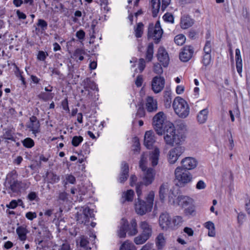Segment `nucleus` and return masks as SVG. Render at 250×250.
Returning <instances> with one entry per match:
<instances>
[{"label":"nucleus","instance_id":"obj_41","mask_svg":"<svg viewBox=\"0 0 250 250\" xmlns=\"http://www.w3.org/2000/svg\"><path fill=\"white\" fill-rule=\"evenodd\" d=\"M186 37L183 34H179L174 38V42L178 45H182L186 41Z\"/></svg>","mask_w":250,"mask_h":250},{"label":"nucleus","instance_id":"obj_7","mask_svg":"<svg viewBox=\"0 0 250 250\" xmlns=\"http://www.w3.org/2000/svg\"><path fill=\"white\" fill-rule=\"evenodd\" d=\"M163 33V31L159 21H156L155 25L153 23L149 24L147 33L148 38H152L156 43L159 42Z\"/></svg>","mask_w":250,"mask_h":250},{"label":"nucleus","instance_id":"obj_15","mask_svg":"<svg viewBox=\"0 0 250 250\" xmlns=\"http://www.w3.org/2000/svg\"><path fill=\"white\" fill-rule=\"evenodd\" d=\"M155 142L154 134L153 131H146L144 137V145L148 149H151L153 144Z\"/></svg>","mask_w":250,"mask_h":250},{"label":"nucleus","instance_id":"obj_31","mask_svg":"<svg viewBox=\"0 0 250 250\" xmlns=\"http://www.w3.org/2000/svg\"><path fill=\"white\" fill-rule=\"evenodd\" d=\"M205 227L208 230V235L210 237H214L215 236V226L214 224L211 221H208L205 224Z\"/></svg>","mask_w":250,"mask_h":250},{"label":"nucleus","instance_id":"obj_10","mask_svg":"<svg viewBox=\"0 0 250 250\" xmlns=\"http://www.w3.org/2000/svg\"><path fill=\"white\" fill-rule=\"evenodd\" d=\"M165 80L163 77L155 76L151 82L152 90L155 93L160 92L164 87Z\"/></svg>","mask_w":250,"mask_h":250},{"label":"nucleus","instance_id":"obj_53","mask_svg":"<svg viewBox=\"0 0 250 250\" xmlns=\"http://www.w3.org/2000/svg\"><path fill=\"white\" fill-rule=\"evenodd\" d=\"M68 194L65 192H62L59 194L58 196V200L60 201V203L67 202L68 201Z\"/></svg>","mask_w":250,"mask_h":250},{"label":"nucleus","instance_id":"obj_47","mask_svg":"<svg viewBox=\"0 0 250 250\" xmlns=\"http://www.w3.org/2000/svg\"><path fill=\"white\" fill-rule=\"evenodd\" d=\"M211 61V57L210 54H205L202 59V63L205 66L208 65Z\"/></svg>","mask_w":250,"mask_h":250},{"label":"nucleus","instance_id":"obj_44","mask_svg":"<svg viewBox=\"0 0 250 250\" xmlns=\"http://www.w3.org/2000/svg\"><path fill=\"white\" fill-rule=\"evenodd\" d=\"M22 72H21L19 68L16 66L15 73L16 76L21 81L22 84L26 86V83L25 82V78L22 76Z\"/></svg>","mask_w":250,"mask_h":250},{"label":"nucleus","instance_id":"obj_50","mask_svg":"<svg viewBox=\"0 0 250 250\" xmlns=\"http://www.w3.org/2000/svg\"><path fill=\"white\" fill-rule=\"evenodd\" d=\"M178 194L177 191H174L173 190L170 189L168 193V200L169 202H172L173 204H175L174 198H175Z\"/></svg>","mask_w":250,"mask_h":250},{"label":"nucleus","instance_id":"obj_56","mask_svg":"<svg viewBox=\"0 0 250 250\" xmlns=\"http://www.w3.org/2000/svg\"><path fill=\"white\" fill-rule=\"evenodd\" d=\"M48 54L47 52L43 51H39L37 55V59L42 61H44Z\"/></svg>","mask_w":250,"mask_h":250},{"label":"nucleus","instance_id":"obj_32","mask_svg":"<svg viewBox=\"0 0 250 250\" xmlns=\"http://www.w3.org/2000/svg\"><path fill=\"white\" fill-rule=\"evenodd\" d=\"M1 138L5 140H9L12 141H16L15 138L14 137V132L11 129H5Z\"/></svg>","mask_w":250,"mask_h":250},{"label":"nucleus","instance_id":"obj_58","mask_svg":"<svg viewBox=\"0 0 250 250\" xmlns=\"http://www.w3.org/2000/svg\"><path fill=\"white\" fill-rule=\"evenodd\" d=\"M145 115V111L142 104L139 105L136 113V116L139 117H142Z\"/></svg>","mask_w":250,"mask_h":250},{"label":"nucleus","instance_id":"obj_55","mask_svg":"<svg viewBox=\"0 0 250 250\" xmlns=\"http://www.w3.org/2000/svg\"><path fill=\"white\" fill-rule=\"evenodd\" d=\"M205 54H210L211 51V44L210 41H207L204 47Z\"/></svg>","mask_w":250,"mask_h":250},{"label":"nucleus","instance_id":"obj_1","mask_svg":"<svg viewBox=\"0 0 250 250\" xmlns=\"http://www.w3.org/2000/svg\"><path fill=\"white\" fill-rule=\"evenodd\" d=\"M164 114L163 112L157 113L153 118L152 125L157 134H165L164 139L167 145L173 146L184 140L185 136L182 134H175L173 124L170 122L165 124Z\"/></svg>","mask_w":250,"mask_h":250},{"label":"nucleus","instance_id":"obj_14","mask_svg":"<svg viewBox=\"0 0 250 250\" xmlns=\"http://www.w3.org/2000/svg\"><path fill=\"white\" fill-rule=\"evenodd\" d=\"M197 161L193 157H186L181 161V167L187 170H191L195 168L197 165Z\"/></svg>","mask_w":250,"mask_h":250},{"label":"nucleus","instance_id":"obj_30","mask_svg":"<svg viewBox=\"0 0 250 250\" xmlns=\"http://www.w3.org/2000/svg\"><path fill=\"white\" fill-rule=\"evenodd\" d=\"M152 13L153 17L157 16L160 7V0H151Z\"/></svg>","mask_w":250,"mask_h":250},{"label":"nucleus","instance_id":"obj_8","mask_svg":"<svg viewBox=\"0 0 250 250\" xmlns=\"http://www.w3.org/2000/svg\"><path fill=\"white\" fill-rule=\"evenodd\" d=\"M137 200L138 201L135 206V211L137 214L143 215L151 210L152 208L150 204H148L146 201L141 200L140 198H138Z\"/></svg>","mask_w":250,"mask_h":250},{"label":"nucleus","instance_id":"obj_5","mask_svg":"<svg viewBox=\"0 0 250 250\" xmlns=\"http://www.w3.org/2000/svg\"><path fill=\"white\" fill-rule=\"evenodd\" d=\"M174 174L176 180L178 181L176 185L178 187H184L192 181V175L188 170L182 167H176Z\"/></svg>","mask_w":250,"mask_h":250},{"label":"nucleus","instance_id":"obj_12","mask_svg":"<svg viewBox=\"0 0 250 250\" xmlns=\"http://www.w3.org/2000/svg\"><path fill=\"white\" fill-rule=\"evenodd\" d=\"M193 52V47L192 46L186 45L179 54V58L181 61L187 62L192 58Z\"/></svg>","mask_w":250,"mask_h":250},{"label":"nucleus","instance_id":"obj_51","mask_svg":"<svg viewBox=\"0 0 250 250\" xmlns=\"http://www.w3.org/2000/svg\"><path fill=\"white\" fill-rule=\"evenodd\" d=\"M145 185L142 182L138 183L136 186V192L137 193L138 198H140L142 195V190Z\"/></svg>","mask_w":250,"mask_h":250},{"label":"nucleus","instance_id":"obj_59","mask_svg":"<svg viewBox=\"0 0 250 250\" xmlns=\"http://www.w3.org/2000/svg\"><path fill=\"white\" fill-rule=\"evenodd\" d=\"M153 71L155 73L159 75L162 74L163 72V70L161 65L158 63L154 65Z\"/></svg>","mask_w":250,"mask_h":250},{"label":"nucleus","instance_id":"obj_6","mask_svg":"<svg viewBox=\"0 0 250 250\" xmlns=\"http://www.w3.org/2000/svg\"><path fill=\"white\" fill-rule=\"evenodd\" d=\"M79 210L76 214L77 221L80 224L88 226L89 218L94 217L93 210L88 207H81L78 208Z\"/></svg>","mask_w":250,"mask_h":250},{"label":"nucleus","instance_id":"obj_38","mask_svg":"<svg viewBox=\"0 0 250 250\" xmlns=\"http://www.w3.org/2000/svg\"><path fill=\"white\" fill-rule=\"evenodd\" d=\"M178 124H177V125L179 127V128H180L181 130V132L179 131L178 130H175V134H182L184 135L185 138L183 141H181L180 142L182 143L184 142L186 138V135L184 133V131L186 130V125H185V123L183 122V121H180L178 122Z\"/></svg>","mask_w":250,"mask_h":250},{"label":"nucleus","instance_id":"obj_45","mask_svg":"<svg viewBox=\"0 0 250 250\" xmlns=\"http://www.w3.org/2000/svg\"><path fill=\"white\" fill-rule=\"evenodd\" d=\"M48 178L50 183L53 184L60 180V177L57 174L50 172L48 173Z\"/></svg>","mask_w":250,"mask_h":250},{"label":"nucleus","instance_id":"obj_26","mask_svg":"<svg viewBox=\"0 0 250 250\" xmlns=\"http://www.w3.org/2000/svg\"><path fill=\"white\" fill-rule=\"evenodd\" d=\"M140 227L143 230L142 233L149 238L152 234V229L148 223L146 221H142L140 223Z\"/></svg>","mask_w":250,"mask_h":250},{"label":"nucleus","instance_id":"obj_20","mask_svg":"<svg viewBox=\"0 0 250 250\" xmlns=\"http://www.w3.org/2000/svg\"><path fill=\"white\" fill-rule=\"evenodd\" d=\"M194 23V20L188 15H184L181 18V27L182 29H186L191 27Z\"/></svg>","mask_w":250,"mask_h":250},{"label":"nucleus","instance_id":"obj_17","mask_svg":"<svg viewBox=\"0 0 250 250\" xmlns=\"http://www.w3.org/2000/svg\"><path fill=\"white\" fill-rule=\"evenodd\" d=\"M146 109L148 112H153L158 109V104L156 99L151 96H148L146 98Z\"/></svg>","mask_w":250,"mask_h":250},{"label":"nucleus","instance_id":"obj_64","mask_svg":"<svg viewBox=\"0 0 250 250\" xmlns=\"http://www.w3.org/2000/svg\"><path fill=\"white\" fill-rule=\"evenodd\" d=\"M85 32L83 30H80L76 33V36L80 40H83L85 37Z\"/></svg>","mask_w":250,"mask_h":250},{"label":"nucleus","instance_id":"obj_33","mask_svg":"<svg viewBox=\"0 0 250 250\" xmlns=\"http://www.w3.org/2000/svg\"><path fill=\"white\" fill-rule=\"evenodd\" d=\"M165 239L163 234H159L156 238V244L159 250L162 249L165 245Z\"/></svg>","mask_w":250,"mask_h":250},{"label":"nucleus","instance_id":"obj_34","mask_svg":"<svg viewBox=\"0 0 250 250\" xmlns=\"http://www.w3.org/2000/svg\"><path fill=\"white\" fill-rule=\"evenodd\" d=\"M134 195V191L132 189L127 190L126 192H124L122 195V197L125 198V199L123 202L124 203L125 201L128 202L132 201Z\"/></svg>","mask_w":250,"mask_h":250},{"label":"nucleus","instance_id":"obj_29","mask_svg":"<svg viewBox=\"0 0 250 250\" xmlns=\"http://www.w3.org/2000/svg\"><path fill=\"white\" fill-rule=\"evenodd\" d=\"M16 232L20 240L24 241L26 239V234L28 233V230L25 227L23 226L18 227Z\"/></svg>","mask_w":250,"mask_h":250},{"label":"nucleus","instance_id":"obj_42","mask_svg":"<svg viewBox=\"0 0 250 250\" xmlns=\"http://www.w3.org/2000/svg\"><path fill=\"white\" fill-rule=\"evenodd\" d=\"M53 96L54 94L46 92H41L39 95V98L44 101H47L52 99L53 98Z\"/></svg>","mask_w":250,"mask_h":250},{"label":"nucleus","instance_id":"obj_16","mask_svg":"<svg viewBox=\"0 0 250 250\" xmlns=\"http://www.w3.org/2000/svg\"><path fill=\"white\" fill-rule=\"evenodd\" d=\"M159 225L163 229H167L169 228L171 225V220L169 215L167 212H163L161 213L159 217Z\"/></svg>","mask_w":250,"mask_h":250},{"label":"nucleus","instance_id":"obj_39","mask_svg":"<svg viewBox=\"0 0 250 250\" xmlns=\"http://www.w3.org/2000/svg\"><path fill=\"white\" fill-rule=\"evenodd\" d=\"M120 250H135V248L133 243L126 241L121 245Z\"/></svg>","mask_w":250,"mask_h":250},{"label":"nucleus","instance_id":"obj_46","mask_svg":"<svg viewBox=\"0 0 250 250\" xmlns=\"http://www.w3.org/2000/svg\"><path fill=\"white\" fill-rule=\"evenodd\" d=\"M23 146L27 148H31L34 146V141L30 138H26L22 141Z\"/></svg>","mask_w":250,"mask_h":250},{"label":"nucleus","instance_id":"obj_60","mask_svg":"<svg viewBox=\"0 0 250 250\" xmlns=\"http://www.w3.org/2000/svg\"><path fill=\"white\" fill-rule=\"evenodd\" d=\"M163 19L165 21L167 22L171 23H173L174 22V17L173 15L169 13H166L163 16Z\"/></svg>","mask_w":250,"mask_h":250},{"label":"nucleus","instance_id":"obj_2","mask_svg":"<svg viewBox=\"0 0 250 250\" xmlns=\"http://www.w3.org/2000/svg\"><path fill=\"white\" fill-rule=\"evenodd\" d=\"M18 174L16 170L9 172L6 176L4 186L5 190L11 197H14L21 193L22 189L27 187L25 183L18 179Z\"/></svg>","mask_w":250,"mask_h":250},{"label":"nucleus","instance_id":"obj_37","mask_svg":"<svg viewBox=\"0 0 250 250\" xmlns=\"http://www.w3.org/2000/svg\"><path fill=\"white\" fill-rule=\"evenodd\" d=\"M169 91H165L164 92V102L166 107H169L171 103V97Z\"/></svg>","mask_w":250,"mask_h":250},{"label":"nucleus","instance_id":"obj_23","mask_svg":"<svg viewBox=\"0 0 250 250\" xmlns=\"http://www.w3.org/2000/svg\"><path fill=\"white\" fill-rule=\"evenodd\" d=\"M235 61L237 71L241 76L242 72V60L240 54V51L238 48L235 50Z\"/></svg>","mask_w":250,"mask_h":250},{"label":"nucleus","instance_id":"obj_62","mask_svg":"<svg viewBox=\"0 0 250 250\" xmlns=\"http://www.w3.org/2000/svg\"><path fill=\"white\" fill-rule=\"evenodd\" d=\"M146 67V62L145 60L143 58H141L139 59V62L138 68L140 70V72H142L145 69Z\"/></svg>","mask_w":250,"mask_h":250},{"label":"nucleus","instance_id":"obj_4","mask_svg":"<svg viewBox=\"0 0 250 250\" xmlns=\"http://www.w3.org/2000/svg\"><path fill=\"white\" fill-rule=\"evenodd\" d=\"M173 108L175 113L181 118H186L189 113V108L187 102L183 98L177 97L173 101Z\"/></svg>","mask_w":250,"mask_h":250},{"label":"nucleus","instance_id":"obj_43","mask_svg":"<svg viewBox=\"0 0 250 250\" xmlns=\"http://www.w3.org/2000/svg\"><path fill=\"white\" fill-rule=\"evenodd\" d=\"M83 137L81 136H75L72 138L71 143L72 145L77 147L83 142Z\"/></svg>","mask_w":250,"mask_h":250},{"label":"nucleus","instance_id":"obj_22","mask_svg":"<svg viewBox=\"0 0 250 250\" xmlns=\"http://www.w3.org/2000/svg\"><path fill=\"white\" fill-rule=\"evenodd\" d=\"M82 85L86 91H89V89L94 90L97 89V85L94 81H92L90 78H86L82 83Z\"/></svg>","mask_w":250,"mask_h":250},{"label":"nucleus","instance_id":"obj_57","mask_svg":"<svg viewBox=\"0 0 250 250\" xmlns=\"http://www.w3.org/2000/svg\"><path fill=\"white\" fill-rule=\"evenodd\" d=\"M154 198V193L153 191H150L147 195L146 198L147 203L148 204H150L151 207L152 208L153 200Z\"/></svg>","mask_w":250,"mask_h":250},{"label":"nucleus","instance_id":"obj_19","mask_svg":"<svg viewBox=\"0 0 250 250\" xmlns=\"http://www.w3.org/2000/svg\"><path fill=\"white\" fill-rule=\"evenodd\" d=\"M128 173L129 166L128 164L125 162H123L122 163L121 173L119 179L120 183H124L127 180L128 177Z\"/></svg>","mask_w":250,"mask_h":250},{"label":"nucleus","instance_id":"obj_25","mask_svg":"<svg viewBox=\"0 0 250 250\" xmlns=\"http://www.w3.org/2000/svg\"><path fill=\"white\" fill-rule=\"evenodd\" d=\"M159 154L160 151L158 147H155L150 153V161L153 167H155L158 164Z\"/></svg>","mask_w":250,"mask_h":250},{"label":"nucleus","instance_id":"obj_28","mask_svg":"<svg viewBox=\"0 0 250 250\" xmlns=\"http://www.w3.org/2000/svg\"><path fill=\"white\" fill-rule=\"evenodd\" d=\"M183 221L182 217L180 216H176L173 218L172 222H171V225L169 226V228L173 229H176L182 225Z\"/></svg>","mask_w":250,"mask_h":250},{"label":"nucleus","instance_id":"obj_27","mask_svg":"<svg viewBox=\"0 0 250 250\" xmlns=\"http://www.w3.org/2000/svg\"><path fill=\"white\" fill-rule=\"evenodd\" d=\"M208 110L206 108L201 110L197 116V120L200 124H204L208 119Z\"/></svg>","mask_w":250,"mask_h":250},{"label":"nucleus","instance_id":"obj_9","mask_svg":"<svg viewBox=\"0 0 250 250\" xmlns=\"http://www.w3.org/2000/svg\"><path fill=\"white\" fill-rule=\"evenodd\" d=\"M184 151L185 148L181 146H178L171 149L168 153V161L169 164H175Z\"/></svg>","mask_w":250,"mask_h":250},{"label":"nucleus","instance_id":"obj_35","mask_svg":"<svg viewBox=\"0 0 250 250\" xmlns=\"http://www.w3.org/2000/svg\"><path fill=\"white\" fill-rule=\"evenodd\" d=\"M153 55V44L149 43L148 45L147 51L146 52V59L148 62L152 60Z\"/></svg>","mask_w":250,"mask_h":250},{"label":"nucleus","instance_id":"obj_49","mask_svg":"<svg viewBox=\"0 0 250 250\" xmlns=\"http://www.w3.org/2000/svg\"><path fill=\"white\" fill-rule=\"evenodd\" d=\"M77 243H79L81 247L85 248L89 242L84 236H82L80 237L79 239L77 240Z\"/></svg>","mask_w":250,"mask_h":250},{"label":"nucleus","instance_id":"obj_24","mask_svg":"<svg viewBox=\"0 0 250 250\" xmlns=\"http://www.w3.org/2000/svg\"><path fill=\"white\" fill-rule=\"evenodd\" d=\"M168 185L167 183L162 184L159 188V198L160 200L163 202L165 201V197L168 192Z\"/></svg>","mask_w":250,"mask_h":250},{"label":"nucleus","instance_id":"obj_40","mask_svg":"<svg viewBox=\"0 0 250 250\" xmlns=\"http://www.w3.org/2000/svg\"><path fill=\"white\" fill-rule=\"evenodd\" d=\"M149 237L146 236L143 233L134 238V241L137 245H140L144 243Z\"/></svg>","mask_w":250,"mask_h":250},{"label":"nucleus","instance_id":"obj_3","mask_svg":"<svg viewBox=\"0 0 250 250\" xmlns=\"http://www.w3.org/2000/svg\"><path fill=\"white\" fill-rule=\"evenodd\" d=\"M137 227V222L135 219H132L130 224H129L127 220L123 218L121 219L118 227V236L120 238H125L126 232L128 235L134 236L138 232Z\"/></svg>","mask_w":250,"mask_h":250},{"label":"nucleus","instance_id":"obj_63","mask_svg":"<svg viewBox=\"0 0 250 250\" xmlns=\"http://www.w3.org/2000/svg\"><path fill=\"white\" fill-rule=\"evenodd\" d=\"M25 217L29 220H33L37 217V214L35 212L29 211L26 213Z\"/></svg>","mask_w":250,"mask_h":250},{"label":"nucleus","instance_id":"obj_61","mask_svg":"<svg viewBox=\"0 0 250 250\" xmlns=\"http://www.w3.org/2000/svg\"><path fill=\"white\" fill-rule=\"evenodd\" d=\"M49 70L51 72V76L56 75L59 76H61L62 74L58 69V67H49Z\"/></svg>","mask_w":250,"mask_h":250},{"label":"nucleus","instance_id":"obj_52","mask_svg":"<svg viewBox=\"0 0 250 250\" xmlns=\"http://www.w3.org/2000/svg\"><path fill=\"white\" fill-rule=\"evenodd\" d=\"M39 27H40L42 30L44 31L47 27V22L42 19H39L37 23Z\"/></svg>","mask_w":250,"mask_h":250},{"label":"nucleus","instance_id":"obj_36","mask_svg":"<svg viewBox=\"0 0 250 250\" xmlns=\"http://www.w3.org/2000/svg\"><path fill=\"white\" fill-rule=\"evenodd\" d=\"M144 24L142 22L137 23L135 28V35L136 38H139L142 36L143 33Z\"/></svg>","mask_w":250,"mask_h":250},{"label":"nucleus","instance_id":"obj_21","mask_svg":"<svg viewBox=\"0 0 250 250\" xmlns=\"http://www.w3.org/2000/svg\"><path fill=\"white\" fill-rule=\"evenodd\" d=\"M177 200V203L178 205L181 206L182 208L190 205L192 201L191 198L188 196L183 195L178 196Z\"/></svg>","mask_w":250,"mask_h":250},{"label":"nucleus","instance_id":"obj_18","mask_svg":"<svg viewBox=\"0 0 250 250\" xmlns=\"http://www.w3.org/2000/svg\"><path fill=\"white\" fill-rule=\"evenodd\" d=\"M31 124L27 126V127L32 131L33 133L36 134L40 131V123L37 118L35 116H32L30 118Z\"/></svg>","mask_w":250,"mask_h":250},{"label":"nucleus","instance_id":"obj_11","mask_svg":"<svg viewBox=\"0 0 250 250\" xmlns=\"http://www.w3.org/2000/svg\"><path fill=\"white\" fill-rule=\"evenodd\" d=\"M157 57L158 60L164 67H167L169 64V58L167 52L163 47L158 48Z\"/></svg>","mask_w":250,"mask_h":250},{"label":"nucleus","instance_id":"obj_48","mask_svg":"<svg viewBox=\"0 0 250 250\" xmlns=\"http://www.w3.org/2000/svg\"><path fill=\"white\" fill-rule=\"evenodd\" d=\"M146 157L144 153L141 155V160L139 162V167L142 170H146Z\"/></svg>","mask_w":250,"mask_h":250},{"label":"nucleus","instance_id":"obj_13","mask_svg":"<svg viewBox=\"0 0 250 250\" xmlns=\"http://www.w3.org/2000/svg\"><path fill=\"white\" fill-rule=\"evenodd\" d=\"M144 172L143 181L142 182L147 186L150 185L154 180L155 171L152 168H146V170H142Z\"/></svg>","mask_w":250,"mask_h":250},{"label":"nucleus","instance_id":"obj_54","mask_svg":"<svg viewBox=\"0 0 250 250\" xmlns=\"http://www.w3.org/2000/svg\"><path fill=\"white\" fill-rule=\"evenodd\" d=\"M59 250H72L70 245L67 241H64L59 246Z\"/></svg>","mask_w":250,"mask_h":250}]
</instances>
